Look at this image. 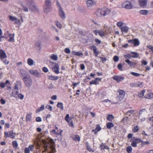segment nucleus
Segmentation results:
<instances>
[{"label": "nucleus", "instance_id": "nucleus-1", "mask_svg": "<svg viewBox=\"0 0 153 153\" xmlns=\"http://www.w3.org/2000/svg\"><path fill=\"white\" fill-rule=\"evenodd\" d=\"M20 76L25 84V86L27 88L30 87L32 85V80L27 72L23 69L20 70Z\"/></svg>", "mask_w": 153, "mask_h": 153}, {"label": "nucleus", "instance_id": "nucleus-2", "mask_svg": "<svg viewBox=\"0 0 153 153\" xmlns=\"http://www.w3.org/2000/svg\"><path fill=\"white\" fill-rule=\"evenodd\" d=\"M42 143L43 144V147L45 149V150L42 152L43 153L45 152H47V151H48L49 148L50 149L51 151L49 152L48 153H55L56 152L54 145L55 143L53 139L48 138L47 140H43Z\"/></svg>", "mask_w": 153, "mask_h": 153}, {"label": "nucleus", "instance_id": "nucleus-3", "mask_svg": "<svg viewBox=\"0 0 153 153\" xmlns=\"http://www.w3.org/2000/svg\"><path fill=\"white\" fill-rule=\"evenodd\" d=\"M111 12L110 9L103 8L102 9H98L96 12V15L98 17H101L108 14Z\"/></svg>", "mask_w": 153, "mask_h": 153}, {"label": "nucleus", "instance_id": "nucleus-4", "mask_svg": "<svg viewBox=\"0 0 153 153\" xmlns=\"http://www.w3.org/2000/svg\"><path fill=\"white\" fill-rule=\"evenodd\" d=\"M51 1V0H45V5L44 6V11L46 13H48L50 10Z\"/></svg>", "mask_w": 153, "mask_h": 153}, {"label": "nucleus", "instance_id": "nucleus-5", "mask_svg": "<svg viewBox=\"0 0 153 153\" xmlns=\"http://www.w3.org/2000/svg\"><path fill=\"white\" fill-rule=\"evenodd\" d=\"M121 6L122 7L126 9H131L133 7L132 3L128 1L122 3Z\"/></svg>", "mask_w": 153, "mask_h": 153}, {"label": "nucleus", "instance_id": "nucleus-6", "mask_svg": "<svg viewBox=\"0 0 153 153\" xmlns=\"http://www.w3.org/2000/svg\"><path fill=\"white\" fill-rule=\"evenodd\" d=\"M29 72L30 74L35 76L36 77L39 78L41 76V73L37 70L31 69L29 71Z\"/></svg>", "mask_w": 153, "mask_h": 153}, {"label": "nucleus", "instance_id": "nucleus-7", "mask_svg": "<svg viewBox=\"0 0 153 153\" xmlns=\"http://www.w3.org/2000/svg\"><path fill=\"white\" fill-rule=\"evenodd\" d=\"M119 93L118 96L117 98V99L119 100V101H120L124 99L125 92L123 90H120L119 91Z\"/></svg>", "mask_w": 153, "mask_h": 153}, {"label": "nucleus", "instance_id": "nucleus-8", "mask_svg": "<svg viewBox=\"0 0 153 153\" xmlns=\"http://www.w3.org/2000/svg\"><path fill=\"white\" fill-rule=\"evenodd\" d=\"M4 137L7 138V137L11 138H14L15 136V134L13 133V131H10L8 132H4Z\"/></svg>", "mask_w": 153, "mask_h": 153}, {"label": "nucleus", "instance_id": "nucleus-9", "mask_svg": "<svg viewBox=\"0 0 153 153\" xmlns=\"http://www.w3.org/2000/svg\"><path fill=\"white\" fill-rule=\"evenodd\" d=\"M129 43L133 44L134 46H138L140 43V41L137 39H134L133 40H128Z\"/></svg>", "mask_w": 153, "mask_h": 153}, {"label": "nucleus", "instance_id": "nucleus-10", "mask_svg": "<svg viewBox=\"0 0 153 153\" xmlns=\"http://www.w3.org/2000/svg\"><path fill=\"white\" fill-rule=\"evenodd\" d=\"M153 93H150L147 90H145L144 97L147 99H151L152 98Z\"/></svg>", "mask_w": 153, "mask_h": 153}, {"label": "nucleus", "instance_id": "nucleus-11", "mask_svg": "<svg viewBox=\"0 0 153 153\" xmlns=\"http://www.w3.org/2000/svg\"><path fill=\"white\" fill-rule=\"evenodd\" d=\"M89 48L91 50H93L95 56L97 57L99 53V51L97 50V47L93 45L91 46H90Z\"/></svg>", "mask_w": 153, "mask_h": 153}, {"label": "nucleus", "instance_id": "nucleus-12", "mask_svg": "<svg viewBox=\"0 0 153 153\" xmlns=\"http://www.w3.org/2000/svg\"><path fill=\"white\" fill-rule=\"evenodd\" d=\"M52 70L56 74H58L59 73V65L56 63H55L54 66L52 68Z\"/></svg>", "mask_w": 153, "mask_h": 153}, {"label": "nucleus", "instance_id": "nucleus-13", "mask_svg": "<svg viewBox=\"0 0 153 153\" xmlns=\"http://www.w3.org/2000/svg\"><path fill=\"white\" fill-rule=\"evenodd\" d=\"M113 79L117 82H119L123 80L124 79V77L120 76H113Z\"/></svg>", "mask_w": 153, "mask_h": 153}, {"label": "nucleus", "instance_id": "nucleus-14", "mask_svg": "<svg viewBox=\"0 0 153 153\" xmlns=\"http://www.w3.org/2000/svg\"><path fill=\"white\" fill-rule=\"evenodd\" d=\"M145 112V110L144 109L141 110L140 111L139 117L142 121H144L145 120V118L144 117L142 118H141V117L142 115H144Z\"/></svg>", "mask_w": 153, "mask_h": 153}, {"label": "nucleus", "instance_id": "nucleus-15", "mask_svg": "<svg viewBox=\"0 0 153 153\" xmlns=\"http://www.w3.org/2000/svg\"><path fill=\"white\" fill-rule=\"evenodd\" d=\"M94 33L96 35L98 34L102 37L104 36L105 34V32L102 30H96L94 31Z\"/></svg>", "mask_w": 153, "mask_h": 153}, {"label": "nucleus", "instance_id": "nucleus-16", "mask_svg": "<svg viewBox=\"0 0 153 153\" xmlns=\"http://www.w3.org/2000/svg\"><path fill=\"white\" fill-rule=\"evenodd\" d=\"M34 148L33 145L30 146L28 148H26L25 150V153H29L30 152L33 151Z\"/></svg>", "mask_w": 153, "mask_h": 153}, {"label": "nucleus", "instance_id": "nucleus-17", "mask_svg": "<svg viewBox=\"0 0 153 153\" xmlns=\"http://www.w3.org/2000/svg\"><path fill=\"white\" fill-rule=\"evenodd\" d=\"M95 4L94 0H88L86 1V4L88 7H91Z\"/></svg>", "mask_w": 153, "mask_h": 153}, {"label": "nucleus", "instance_id": "nucleus-18", "mask_svg": "<svg viewBox=\"0 0 153 153\" xmlns=\"http://www.w3.org/2000/svg\"><path fill=\"white\" fill-rule=\"evenodd\" d=\"M147 0H139V2L141 7H145L146 6Z\"/></svg>", "mask_w": 153, "mask_h": 153}, {"label": "nucleus", "instance_id": "nucleus-19", "mask_svg": "<svg viewBox=\"0 0 153 153\" xmlns=\"http://www.w3.org/2000/svg\"><path fill=\"white\" fill-rule=\"evenodd\" d=\"M101 78H97L95 79V80L94 81H91L89 82V84L91 85L92 84L97 85L99 84V81H101Z\"/></svg>", "mask_w": 153, "mask_h": 153}, {"label": "nucleus", "instance_id": "nucleus-20", "mask_svg": "<svg viewBox=\"0 0 153 153\" xmlns=\"http://www.w3.org/2000/svg\"><path fill=\"white\" fill-rule=\"evenodd\" d=\"M131 142H134L136 144L141 142L142 140L139 138H137L136 137H133L131 140Z\"/></svg>", "mask_w": 153, "mask_h": 153}, {"label": "nucleus", "instance_id": "nucleus-21", "mask_svg": "<svg viewBox=\"0 0 153 153\" xmlns=\"http://www.w3.org/2000/svg\"><path fill=\"white\" fill-rule=\"evenodd\" d=\"M7 55L4 51L2 50H0V58L2 60V59L7 58Z\"/></svg>", "mask_w": 153, "mask_h": 153}, {"label": "nucleus", "instance_id": "nucleus-22", "mask_svg": "<svg viewBox=\"0 0 153 153\" xmlns=\"http://www.w3.org/2000/svg\"><path fill=\"white\" fill-rule=\"evenodd\" d=\"M59 15L61 18L62 19H64L65 17V13L61 8L59 10Z\"/></svg>", "mask_w": 153, "mask_h": 153}, {"label": "nucleus", "instance_id": "nucleus-23", "mask_svg": "<svg viewBox=\"0 0 153 153\" xmlns=\"http://www.w3.org/2000/svg\"><path fill=\"white\" fill-rule=\"evenodd\" d=\"M71 53L72 54L77 56H80L83 55V53L80 51L79 52H75V51H72Z\"/></svg>", "mask_w": 153, "mask_h": 153}, {"label": "nucleus", "instance_id": "nucleus-24", "mask_svg": "<svg viewBox=\"0 0 153 153\" xmlns=\"http://www.w3.org/2000/svg\"><path fill=\"white\" fill-rule=\"evenodd\" d=\"M15 36V34L14 33L13 34H10L8 35V37H9V39L8 41L10 42H14V37Z\"/></svg>", "mask_w": 153, "mask_h": 153}, {"label": "nucleus", "instance_id": "nucleus-25", "mask_svg": "<svg viewBox=\"0 0 153 153\" xmlns=\"http://www.w3.org/2000/svg\"><path fill=\"white\" fill-rule=\"evenodd\" d=\"M35 46L37 47L39 49H40L41 47V42L40 41H37L35 44Z\"/></svg>", "mask_w": 153, "mask_h": 153}, {"label": "nucleus", "instance_id": "nucleus-26", "mask_svg": "<svg viewBox=\"0 0 153 153\" xmlns=\"http://www.w3.org/2000/svg\"><path fill=\"white\" fill-rule=\"evenodd\" d=\"M121 29L123 32L127 33L128 30V27L126 26L122 27L121 28Z\"/></svg>", "mask_w": 153, "mask_h": 153}, {"label": "nucleus", "instance_id": "nucleus-27", "mask_svg": "<svg viewBox=\"0 0 153 153\" xmlns=\"http://www.w3.org/2000/svg\"><path fill=\"white\" fill-rule=\"evenodd\" d=\"M48 79L51 80H56L59 79V77L58 76H53L51 75L48 76Z\"/></svg>", "mask_w": 153, "mask_h": 153}, {"label": "nucleus", "instance_id": "nucleus-28", "mask_svg": "<svg viewBox=\"0 0 153 153\" xmlns=\"http://www.w3.org/2000/svg\"><path fill=\"white\" fill-rule=\"evenodd\" d=\"M145 90H143L142 91L140 92L138 94V96L139 98H142L143 97H144Z\"/></svg>", "mask_w": 153, "mask_h": 153}, {"label": "nucleus", "instance_id": "nucleus-29", "mask_svg": "<svg viewBox=\"0 0 153 153\" xmlns=\"http://www.w3.org/2000/svg\"><path fill=\"white\" fill-rule=\"evenodd\" d=\"M18 92L19 91L13 90V91L11 97L16 98L18 94Z\"/></svg>", "mask_w": 153, "mask_h": 153}, {"label": "nucleus", "instance_id": "nucleus-30", "mask_svg": "<svg viewBox=\"0 0 153 153\" xmlns=\"http://www.w3.org/2000/svg\"><path fill=\"white\" fill-rule=\"evenodd\" d=\"M9 20L12 22H15V21L16 20L17 17H16L14 16H12L9 15L8 16Z\"/></svg>", "mask_w": 153, "mask_h": 153}, {"label": "nucleus", "instance_id": "nucleus-31", "mask_svg": "<svg viewBox=\"0 0 153 153\" xmlns=\"http://www.w3.org/2000/svg\"><path fill=\"white\" fill-rule=\"evenodd\" d=\"M28 64L30 66H32L33 64V61L31 58H29L27 60Z\"/></svg>", "mask_w": 153, "mask_h": 153}, {"label": "nucleus", "instance_id": "nucleus-32", "mask_svg": "<svg viewBox=\"0 0 153 153\" xmlns=\"http://www.w3.org/2000/svg\"><path fill=\"white\" fill-rule=\"evenodd\" d=\"M114 118V117L112 115L108 114L107 116V119L110 121H112Z\"/></svg>", "mask_w": 153, "mask_h": 153}, {"label": "nucleus", "instance_id": "nucleus-33", "mask_svg": "<svg viewBox=\"0 0 153 153\" xmlns=\"http://www.w3.org/2000/svg\"><path fill=\"white\" fill-rule=\"evenodd\" d=\"M31 118V113H28L26 116V121H29L30 120Z\"/></svg>", "mask_w": 153, "mask_h": 153}, {"label": "nucleus", "instance_id": "nucleus-34", "mask_svg": "<svg viewBox=\"0 0 153 153\" xmlns=\"http://www.w3.org/2000/svg\"><path fill=\"white\" fill-rule=\"evenodd\" d=\"M131 53L133 54V55L131 56L132 57L136 58H137L139 56V54L137 52H131Z\"/></svg>", "mask_w": 153, "mask_h": 153}, {"label": "nucleus", "instance_id": "nucleus-35", "mask_svg": "<svg viewBox=\"0 0 153 153\" xmlns=\"http://www.w3.org/2000/svg\"><path fill=\"white\" fill-rule=\"evenodd\" d=\"M125 62L130 66H132L133 65H134V62L130 61L129 59H126L125 61Z\"/></svg>", "mask_w": 153, "mask_h": 153}, {"label": "nucleus", "instance_id": "nucleus-36", "mask_svg": "<svg viewBox=\"0 0 153 153\" xmlns=\"http://www.w3.org/2000/svg\"><path fill=\"white\" fill-rule=\"evenodd\" d=\"M56 106L57 107L59 108L61 110H63V105L62 103L58 102Z\"/></svg>", "mask_w": 153, "mask_h": 153}, {"label": "nucleus", "instance_id": "nucleus-37", "mask_svg": "<svg viewBox=\"0 0 153 153\" xmlns=\"http://www.w3.org/2000/svg\"><path fill=\"white\" fill-rule=\"evenodd\" d=\"M104 27L105 29V31L106 33H108V32H110L111 30V28L110 27H108L106 25H104Z\"/></svg>", "mask_w": 153, "mask_h": 153}, {"label": "nucleus", "instance_id": "nucleus-38", "mask_svg": "<svg viewBox=\"0 0 153 153\" xmlns=\"http://www.w3.org/2000/svg\"><path fill=\"white\" fill-rule=\"evenodd\" d=\"M106 126L108 128L110 129L114 126V124L108 122L107 123Z\"/></svg>", "mask_w": 153, "mask_h": 153}, {"label": "nucleus", "instance_id": "nucleus-39", "mask_svg": "<svg viewBox=\"0 0 153 153\" xmlns=\"http://www.w3.org/2000/svg\"><path fill=\"white\" fill-rule=\"evenodd\" d=\"M134 111L133 110L128 111L126 113V115L129 116H131V115H133L134 114Z\"/></svg>", "mask_w": 153, "mask_h": 153}, {"label": "nucleus", "instance_id": "nucleus-40", "mask_svg": "<svg viewBox=\"0 0 153 153\" xmlns=\"http://www.w3.org/2000/svg\"><path fill=\"white\" fill-rule=\"evenodd\" d=\"M14 25L17 24L18 25H20L22 24V22H20V20L19 19L17 18L16 20L14 22Z\"/></svg>", "mask_w": 153, "mask_h": 153}, {"label": "nucleus", "instance_id": "nucleus-41", "mask_svg": "<svg viewBox=\"0 0 153 153\" xmlns=\"http://www.w3.org/2000/svg\"><path fill=\"white\" fill-rule=\"evenodd\" d=\"M140 13L142 14L145 15L148 13V11L146 10H142L140 11Z\"/></svg>", "mask_w": 153, "mask_h": 153}, {"label": "nucleus", "instance_id": "nucleus-42", "mask_svg": "<svg viewBox=\"0 0 153 153\" xmlns=\"http://www.w3.org/2000/svg\"><path fill=\"white\" fill-rule=\"evenodd\" d=\"M136 87L142 88L143 87V83L141 82H136Z\"/></svg>", "mask_w": 153, "mask_h": 153}, {"label": "nucleus", "instance_id": "nucleus-43", "mask_svg": "<svg viewBox=\"0 0 153 153\" xmlns=\"http://www.w3.org/2000/svg\"><path fill=\"white\" fill-rule=\"evenodd\" d=\"M12 144L13 147L15 148H16L18 146V143L16 140L13 141L12 142Z\"/></svg>", "mask_w": 153, "mask_h": 153}, {"label": "nucleus", "instance_id": "nucleus-44", "mask_svg": "<svg viewBox=\"0 0 153 153\" xmlns=\"http://www.w3.org/2000/svg\"><path fill=\"white\" fill-rule=\"evenodd\" d=\"M55 23L56 25L58 27L60 28H61L62 27V25L60 22L58 21H56Z\"/></svg>", "mask_w": 153, "mask_h": 153}, {"label": "nucleus", "instance_id": "nucleus-45", "mask_svg": "<svg viewBox=\"0 0 153 153\" xmlns=\"http://www.w3.org/2000/svg\"><path fill=\"white\" fill-rule=\"evenodd\" d=\"M132 150V147L130 146L127 147L126 148V151L128 153H131Z\"/></svg>", "mask_w": 153, "mask_h": 153}, {"label": "nucleus", "instance_id": "nucleus-46", "mask_svg": "<svg viewBox=\"0 0 153 153\" xmlns=\"http://www.w3.org/2000/svg\"><path fill=\"white\" fill-rule=\"evenodd\" d=\"M128 117H124L122 120V122L124 123H127L128 122Z\"/></svg>", "mask_w": 153, "mask_h": 153}, {"label": "nucleus", "instance_id": "nucleus-47", "mask_svg": "<svg viewBox=\"0 0 153 153\" xmlns=\"http://www.w3.org/2000/svg\"><path fill=\"white\" fill-rule=\"evenodd\" d=\"M44 109V105H42L38 110L36 111V112L38 113L41 111L43 110Z\"/></svg>", "mask_w": 153, "mask_h": 153}, {"label": "nucleus", "instance_id": "nucleus-48", "mask_svg": "<svg viewBox=\"0 0 153 153\" xmlns=\"http://www.w3.org/2000/svg\"><path fill=\"white\" fill-rule=\"evenodd\" d=\"M51 58L54 60H57L58 58L57 56L54 54H53L51 56Z\"/></svg>", "mask_w": 153, "mask_h": 153}, {"label": "nucleus", "instance_id": "nucleus-49", "mask_svg": "<svg viewBox=\"0 0 153 153\" xmlns=\"http://www.w3.org/2000/svg\"><path fill=\"white\" fill-rule=\"evenodd\" d=\"M130 74L136 77H138L141 75L140 74L138 73L132 72L130 73Z\"/></svg>", "mask_w": 153, "mask_h": 153}, {"label": "nucleus", "instance_id": "nucleus-50", "mask_svg": "<svg viewBox=\"0 0 153 153\" xmlns=\"http://www.w3.org/2000/svg\"><path fill=\"white\" fill-rule=\"evenodd\" d=\"M139 127L138 126H136L134 127L133 128V131L134 132H137L139 130Z\"/></svg>", "mask_w": 153, "mask_h": 153}, {"label": "nucleus", "instance_id": "nucleus-51", "mask_svg": "<svg viewBox=\"0 0 153 153\" xmlns=\"http://www.w3.org/2000/svg\"><path fill=\"white\" fill-rule=\"evenodd\" d=\"M69 116L68 114H67L66 115V117H65V120L67 121L68 123H70V120L71 118L69 119Z\"/></svg>", "mask_w": 153, "mask_h": 153}, {"label": "nucleus", "instance_id": "nucleus-52", "mask_svg": "<svg viewBox=\"0 0 153 153\" xmlns=\"http://www.w3.org/2000/svg\"><path fill=\"white\" fill-rule=\"evenodd\" d=\"M17 96L21 100H22L24 97V96L21 94H18Z\"/></svg>", "mask_w": 153, "mask_h": 153}, {"label": "nucleus", "instance_id": "nucleus-53", "mask_svg": "<svg viewBox=\"0 0 153 153\" xmlns=\"http://www.w3.org/2000/svg\"><path fill=\"white\" fill-rule=\"evenodd\" d=\"M45 107L46 108L49 109L50 111H52V107L50 105H47Z\"/></svg>", "mask_w": 153, "mask_h": 153}, {"label": "nucleus", "instance_id": "nucleus-54", "mask_svg": "<svg viewBox=\"0 0 153 153\" xmlns=\"http://www.w3.org/2000/svg\"><path fill=\"white\" fill-rule=\"evenodd\" d=\"M123 23L122 22H117V25L118 27H122V26L123 25Z\"/></svg>", "mask_w": 153, "mask_h": 153}, {"label": "nucleus", "instance_id": "nucleus-55", "mask_svg": "<svg viewBox=\"0 0 153 153\" xmlns=\"http://www.w3.org/2000/svg\"><path fill=\"white\" fill-rule=\"evenodd\" d=\"M74 140L76 141H79L80 140V137L78 135H76L75 136Z\"/></svg>", "mask_w": 153, "mask_h": 153}, {"label": "nucleus", "instance_id": "nucleus-56", "mask_svg": "<svg viewBox=\"0 0 153 153\" xmlns=\"http://www.w3.org/2000/svg\"><path fill=\"white\" fill-rule=\"evenodd\" d=\"M64 51L65 53L68 54L70 53L71 52L69 48H65V49Z\"/></svg>", "mask_w": 153, "mask_h": 153}, {"label": "nucleus", "instance_id": "nucleus-57", "mask_svg": "<svg viewBox=\"0 0 153 153\" xmlns=\"http://www.w3.org/2000/svg\"><path fill=\"white\" fill-rule=\"evenodd\" d=\"M119 59V57L118 56H115L113 57V60L115 62H117Z\"/></svg>", "mask_w": 153, "mask_h": 153}, {"label": "nucleus", "instance_id": "nucleus-58", "mask_svg": "<svg viewBox=\"0 0 153 153\" xmlns=\"http://www.w3.org/2000/svg\"><path fill=\"white\" fill-rule=\"evenodd\" d=\"M122 66L121 64H119L118 65L117 67L118 69L120 71H122L123 70L122 69Z\"/></svg>", "mask_w": 153, "mask_h": 153}, {"label": "nucleus", "instance_id": "nucleus-59", "mask_svg": "<svg viewBox=\"0 0 153 153\" xmlns=\"http://www.w3.org/2000/svg\"><path fill=\"white\" fill-rule=\"evenodd\" d=\"M22 9L25 12H28V9L25 6H22Z\"/></svg>", "mask_w": 153, "mask_h": 153}, {"label": "nucleus", "instance_id": "nucleus-60", "mask_svg": "<svg viewBox=\"0 0 153 153\" xmlns=\"http://www.w3.org/2000/svg\"><path fill=\"white\" fill-rule=\"evenodd\" d=\"M147 47L153 52V47L150 45H147Z\"/></svg>", "mask_w": 153, "mask_h": 153}, {"label": "nucleus", "instance_id": "nucleus-61", "mask_svg": "<svg viewBox=\"0 0 153 153\" xmlns=\"http://www.w3.org/2000/svg\"><path fill=\"white\" fill-rule=\"evenodd\" d=\"M42 70L45 73L47 72L48 71V69L45 67H43Z\"/></svg>", "mask_w": 153, "mask_h": 153}, {"label": "nucleus", "instance_id": "nucleus-62", "mask_svg": "<svg viewBox=\"0 0 153 153\" xmlns=\"http://www.w3.org/2000/svg\"><path fill=\"white\" fill-rule=\"evenodd\" d=\"M6 85L5 83L4 82H1L0 84V87L4 88Z\"/></svg>", "mask_w": 153, "mask_h": 153}, {"label": "nucleus", "instance_id": "nucleus-63", "mask_svg": "<svg viewBox=\"0 0 153 153\" xmlns=\"http://www.w3.org/2000/svg\"><path fill=\"white\" fill-rule=\"evenodd\" d=\"M130 86L131 87H136V82L134 83H131L130 84Z\"/></svg>", "mask_w": 153, "mask_h": 153}, {"label": "nucleus", "instance_id": "nucleus-64", "mask_svg": "<svg viewBox=\"0 0 153 153\" xmlns=\"http://www.w3.org/2000/svg\"><path fill=\"white\" fill-rule=\"evenodd\" d=\"M131 145L133 147H136L137 146V144L136 143H135L134 142H132L131 143Z\"/></svg>", "mask_w": 153, "mask_h": 153}]
</instances>
